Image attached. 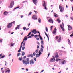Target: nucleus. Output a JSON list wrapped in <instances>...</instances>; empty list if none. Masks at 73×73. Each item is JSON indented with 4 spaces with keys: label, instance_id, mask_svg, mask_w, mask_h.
Masks as SVG:
<instances>
[{
    "label": "nucleus",
    "instance_id": "0eeeda50",
    "mask_svg": "<svg viewBox=\"0 0 73 73\" xmlns=\"http://www.w3.org/2000/svg\"><path fill=\"white\" fill-rule=\"evenodd\" d=\"M36 17H37V16L36 15H33L32 17V19L34 20H37V19L36 18Z\"/></svg>",
    "mask_w": 73,
    "mask_h": 73
},
{
    "label": "nucleus",
    "instance_id": "c85d7f7f",
    "mask_svg": "<svg viewBox=\"0 0 73 73\" xmlns=\"http://www.w3.org/2000/svg\"><path fill=\"white\" fill-rule=\"evenodd\" d=\"M38 22L39 23H41V19L39 18L38 19Z\"/></svg>",
    "mask_w": 73,
    "mask_h": 73
},
{
    "label": "nucleus",
    "instance_id": "052dcab7",
    "mask_svg": "<svg viewBox=\"0 0 73 73\" xmlns=\"http://www.w3.org/2000/svg\"><path fill=\"white\" fill-rule=\"evenodd\" d=\"M36 39V40H37V41H38L39 40V38H37Z\"/></svg>",
    "mask_w": 73,
    "mask_h": 73
},
{
    "label": "nucleus",
    "instance_id": "c9c22d12",
    "mask_svg": "<svg viewBox=\"0 0 73 73\" xmlns=\"http://www.w3.org/2000/svg\"><path fill=\"white\" fill-rule=\"evenodd\" d=\"M38 37V35H35L34 36L35 38H36V37Z\"/></svg>",
    "mask_w": 73,
    "mask_h": 73
},
{
    "label": "nucleus",
    "instance_id": "680f3d73",
    "mask_svg": "<svg viewBox=\"0 0 73 73\" xmlns=\"http://www.w3.org/2000/svg\"><path fill=\"white\" fill-rule=\"evenodd\" d=\"M34 36V34H31V37H33V36Z\"/></svg>",
    "mask_w": 73,
    "mask_h": 73
},
{
    "label": "nucleus",
    "instance_id": "423d86ee",
    "mask_svg": "<svg viewBox=\"0 0 73 73\" xmlns=\"http://www.w3.org/2000/svg\"><path fill=\"white\" fill-rule=\"evenodd\" d=\"M12 26V23H9V24L7 25V27L8 28H11Z\"/></svg>",
    "mask_w": 73,
    "mask_h": 73
},
{
    "label": "nucleus",
    "instance_id": "4be33fe9",
    "mask_svg": "<svg viewBox=\"0 0 73 73\" xmlns=\"http://www.w3.org/2000/svg\"><path fill=\"white\" fill-rule=\"evenodd\" d=\"M54 13V16L55 17H57V14L55 13Z\"/></svg>",
    "mask_w": 73,
    "mask_h": 73
},
{
    "label": "nucleus",
    "instance_id": "58836bf2",
    "mask_svg": "<svg viewBox=\"0 0 73 73\" xmlns=\"http://www.w3.org/2000/svg\"><path fill=\"white\" fill-rule=\"evenodd\" d=\"M33 54H30V57H33Z\"/></svg>",
    "mask_w": 73,
    "mask_h": 73
},
{
    "label": "nucleus",
    "instance_id": "cd10ccee",
    "mask_svg": "<svg viewBox=\"0 0 73 73\" xmlns=\"http://www.w3.org/2000/svg\"><path fill=\"white\" fill-rule=\"evenodd\" d=\"M46 31L47 32H48V29L47 28V27H46Z\"/></svg>",
    "mask_w": 73,
    "mask_h": 73
},
{
    "label": "nucleus",
    "instance_id": "ea45409f",
    "mask_svg": "<svg viewBox=\"0 0 73 73\" xmlns=\"http://www.w3.org/2000/svg\"><path fill=\"white\" fill-rule=\"evenodd\" d=\"M58 38H59V36H56V39H57H57H58Z\"/></svg>",
    "mask_w": 73,
    "mask_h": 73
},
{
    "label": "nucleus",
    "instance_id": "37998d69",
    "mask_svg": "<svg viewBox=\"0 0 73 73\" xmlns=\"http://www.w3.org/2000/svg\"><path fill=\"white\" fill-rule=\"evenodd\" d=\"M33 33H34V34L35 35H36V34L37 33H38V32H37V31H35V32Z\"/></svg>",
    "mask_w": 73,
    "mask_h": 73
},
{
    "label": "nucleus",
    "instance_id": "7ed1b4c3",
    "mask_svg": "<svg viewBox=\"0 0 73 73\" xmlns=\"http://www.w3.org/2000/svg\"><path fill=\"white\" fill-rule=\"evenodd\" d=\"M53 58H51L50 60V62H54L56 61V59H55V57L52 56Z\"/></svg>",
    "mask_w": 73,
    "mask_h": 73
},
{
    "label": "nucleus",
    "instance_id": "f257e3e1",
    "mask_svg": "<svg viewBox=\"0 0 73 73\" xmlns=\"http://www.w3.org/2000/svg\"><path fill=\"white\" fill-rule=\"evenodd\" d=\"M26 58V56H25L23 58V64H25V66L28 64L29 65V58H27L25 60Z\"/></svg>",
    "mask_w": 73,
    "mask_h": 73
},
{
    "label": "nucleus",
    "instance_id": "bf43d9fd",
    "mask_svg": "<svg viewBox=\"0 0 73 73\" xmlns=\"http://www.w3.org/2000/svg\"><path fill=\"white\" fill-rule=\"evenodd\" d=\"M23 29L24 31H25V30L26 29V27H23Z\"/></svg>",
    "mask_w": 73,
    "mask_h": 73
},
{
    "label": "nucleus",
    "instance_id": "5fc2aeb1",
    "mask_svg": "<svg viewBox=\"0 0 73 73\" xmlns=\"http://www.w3.org/2000/svg\"><path fill=\"white\" fill-rule=\"evenodd\" d=\"M11 23V24H12V23H13V24H15V21H14L13 22H12L11 23Z\"/></svg>",
    "mask_w": 73,
    "mask_h": 73
},
{
    "label": "nucleus",
    "instance_id": "6e6d98bb",
    "mask_svg": "<svg viewBox=\"0 0 73 73\" xmlns=\"http://www.w3.org/2000/svg\"><path fill=\"white\" fill-rule=\"evenodd\" d=\"M22 46H22V45H21L20 47V48H19V49L21 50V48H22Z\"/></svg>",
    "mask_w": 73,
    "mask_h": 73
},
{
    "label": "nucleus",
    "instance_id": "49530a36",
    "mask_svg": "<svg viewBox=\"0 0 73 73\" xmlns=\"http://www.w3.org/2000/svg\"><path fill=\"white\" fill-rule=\"evenodd\" d=\"M34 60H35V61H37V59H36V58H34Z\"/></svg>",
    "mask_w": 73,
    "mask_h": 73
},
{
    "label": "nucleus",
    "instance_id": "8fccbe9b",
    "mask_svg": "<svg viewBox=\"0 0 73 73\" xmlns=\"http://www.w3.org/2000/svg\"><path fill=\"white\" fill-rule=\"evenodd\" d=\"M41 43L42 45H44V42H43V41H41Z\"/></svg>",
    "mask_w": 73,
    "mask_h": 73
},
{
    "label": "nucleus",
    "instance_id": "a19ab883",
    "mask_svg": "<svg viewBox=\"0 0 73 73\" xmlns=\"http://www.w3.org/2000/svg\"><path fill=\"white\" fill-rule=\"evenodd\" d=\"M25 42H24L23 45V46H25Z\"/></svg>",
    "mask_w": 73,
    "mask_h": 73
},
{
    "label": "nucleus",
    "instance_id": "f704fd0d",
    "mask_svg": "<svg viewBox=\"0 0 73 73\" xmlns=\"http://www.w3.org/2000/svg\"><path fill=\"white\" fill-rule=\"evenodd\" d=\"M25 49V47H23L22 48V50H24Z\"/></svg>",
    "mask_w": 73,
    "mask_h": 73
},
{
    "label": "nucleus",
    "instance_id": "6e6552de",
    "mask_svg": "<svg viewBox=\"0 0 73 73\" xmlns=\"http://www.w3.org/2000/svg\"><path fill=\"white\" fill-rule=\"evenodd\" d=\"M48 22H50V23H52V24L53 23V20L52 19V18H50V19L48 20Z\"/></svg>",
    "mask_w": 73,
    "mask_h": 73
},
{
    "label": "nucleus",
    "instance_id": "79ce46f5",
    "mask_svg": "<svg viewBox=\"0 0 73 73\" xmlns=\"http://www.w3.org/2000/svg\"><path fill=\"white\" fill-rule=\"evenodd\" d=\"M40 40H42V41H43L42 38L41 36L40 37Z\"/></svg>",
    "mask_w": 73,
    "mask_h": 73
},
{
    "label": "nucleus",
    "instance_id": "473e14b6",
    "mask_svg": "<svg viewBox=\"0 0 73 73\" xmlns=\"http://www.w3.org/2000/svg\"><path fill=\"white\" fill-rule=\"evenodd\" d=\"M59 60H60V61H61V59H56V61H57V62L58 61H59Z\"/></svg>",
    "mask_w": 73,
    "mask_h": 73
},
{
    "label": "nucleus",
    "instance_id": "ddd939ff",
    "mask_svg": "<svg viewBox=\"0 0 73 73\" xmlns=\"http://www.w3.org/2000/svg\"><path fill=\"white\" fill-rule=\"evenodd\" d=\"M61 63L63 64V65H64V64H65L66 63V61H65V60H62Z\"/></svg>",
    "mask_w": 73,
    "mask_h": 73
},
{
    "label": "nucleus",
    "instance_id": "20e7f679",
    "mask_svg": "<svg viewBox=\"0 0 73 73\" xmlns=\"http://www.w3.org/2000/svg\"><path fill=\"white\" fill-rule=\"evenodd\" d=\"M59 7L61 12H64V7L62 6H60V5H59Z\"/></svg>",
    "mask_w": 73,
    "mask_h": 73
},
{
    "label": "nucleus",
    "instance_id": "864d4df0",
    "mask_svg": "<svg viewBox=\"0 0 73 73\" xmlns=\"http://www.w3.org/2000/svg\"><path fill=\"white\" fill-rule=\"evenodd\" d=\"M34 12L36 13H38V12H37V11H35V10H34Z\"/></svg>",
    "mask_w": 73,
    "mask_h": 73
},
{
    "label": "nucleus",
    "instance_id": "b1692460",
    "mask_svg": "<svg viewBox=\"0 0 73 73\" xmlns=\"http://www.w3.org/2000/svg\"><path fill=\"white\" fill-rule=\"evenodd\" d=\"M19 61H22V60H23V57H21V58L19 57Z\"/></svg>",
    "mask_w": 73,
    "mask_h": 73
},
{
    "label": "nucleus",
    "instance_id": "a211bd4d",
    "mask_svg": "<svg viewBox=\"0 0 73 73\" xmlns=\"http://www.w3.org/2000/svg\"><path fill=\"white\" fill-rule=\"evenodd\" d=\"M60 36V38L58 40V42H60V41H61V36Z\"/></svg>",
    "mask_w": 73,
    "mask_h": 73
},
{
    "label": "nucleus",
    "instance_id": "412c9836",
    "mask_svg": "<svg viewBox=\"0 0 73 73\" xmlns=\"http://www.w3.org/2000/svg\"><path fill=\"white\" fill-rule=\"evenodd\" d=\"M40 55L39 54H37L36 55V58H37V57H40Z\"/></svg>",
    "mask_w": 73,
    "mask_h": 73
},
{
    "label": "nucleus",
    "instance_id": "c03bdc74",
    "mask_svg": "<svg viewBox=\"0 0 73 73\" xmlns=\"http://www.w3.org/2000/svg\"><path fill=\"white\" fill-rule=\"evenodd\" d=\"M19 7H16L13 10V11H14V10H15V9H17V8H19Z\"/></svg>",
    "mask_w": 73,
    "mask_h": 73
},
{
    "label": "nucleus",
    "instance_id": "72a5a7b5",
    "mask_svg": "<svg viewBox=\"0 0 73 73\" xmlns=\"http://www.w3.org/2000/svg\"><path fill=\"white\" fill-rule=\"evenodd\" d=\"M32 12H30L29 13V14H28V16H30V15H31V14H32Z\"/></svg>",
    "mask_w": 73,
    "mask_h": 73
},
{
    "label": "nucleus",
    "instance_id": "603ef678",
    "mask_svg": "<svg viewBox=\"0 0 73 73\" xmlns=\"http://www.w3.org/2000/svg\"><path fill=\"white\" fill-rule=\"evenodd\" d=\"M61 62H62V60H61H61H60V61H59V64H61Z\"/></svg>",
    "mask_w": 73,
    "mask_h": 73
},
{
    "label": "nucleus",
    "instance_id": "e433bc0d",
    "mask_svg": "<svg viewBox=\"0 0 73 73\" xmlns=\"http://www.w3.org/2000/svg\"><path fill=\"white\" fill-rule=\"evenodd\" d=\"M70 36L71 37H73V33L71 35H70Z\"/></svg>",
    "mask_w": 73,
    "mask_h": 73
},
{
    "label": "nucleus",
    "instance_id": "4d7b16f0",
    "mask_svg": "<svg viewBox=\"0 0 73 73\" xmlns=\"http://www.w3.org/2000/svg\"><path fill=\"white\" fill-rule=\"evenodd\" d=\"M24 40H23V42H22V43H21V45H22V44H23V43H24Z\"/></svg>",
    "mask_w": 73,
    "mask_h": 73
},
{
    "label": "nucleus",
    "instance_id": "c756f323",
    "mask_svg": "<svg viewBox=\"0 0 73 73\" xmlns=\"http://www.w3.org/2000/svg\"><path fill=\"white\" fill-rule=\"evenodd\" d=\"M68 42H69V44H71V43L70 42V40H69V39H68Z\"/></svg>",
    "mask_w": 73,
    "mask_h": 73
},
{
    "label": "nucleus",
    "instance_id": "4468645a",
    "mask_svg": "<svg viewBox=\"0 0 73 73\" xmlns=\"http://www.w3.org/2000/svg\"><path fill=\"white\" fill-rule=\"evenodd\" d=\"M55 57L56 58H57V57L58 58L59 57V56H58V52H56Z\"/></svg>",
    "mask_w": 73,
    "mask_h": 73
},
{
    "label": "nucleus",
    "instance_id": "aec40b11",
    "mask_svg": "<svg viewBox=\"0 0 73 73\" xmlns=\"http://www.w3.org/2000/svg\"><path fill=\"white\" fill-rule=\"evenodd\" d=\"M8 13V12H7V11H5L4 12V14L5 15H7Z\"/></svg>",
    "mask_w": 73,
    "mask_h": 73
},
{
    "label": "nucleus",
    "instance_id": "9b49d317",
    "mask_svg": "<svg viewBox=\"0 0 73 73\" xmlns=\"http://www.w3.org/2000/svg\"><path fill=\"white\" fill-rule=\"evenodd\" d=\"M67 26L68 27V30H69V31H70L72 29V27L71 26H70L69 25H68Z\"/></svg>",
    "mask_w": 73,
    "mask_h": 73
},
{
    "label": "nucleus",
    "instance_id": "a878e982",
    "mask_svg": "<svg viewBox=\"0 0 73 73\" xmlns=\"http://www.w3.org/2000/svg\"><path fill=\"white\" fill-rule=\"evenodd\" d=\"M21 55L23 56H24V55H25V52H23L22 53Z\"/></svg>",
    "mask_w": 73,
    "mask_h": 73
},
{
    "label": "nucleus",
    "instance_id": "e2e57ef3",
    "mask_svg": "<svg viewBox=\"0 0 73 73\" xmlns=\"http://www.w3.org/2000/svg\"><path fill=\"white\" fill-rule=\"evenodd\" d=\"M31 32H30L28 34V35L30 36V35H31Z\"/></svg>",
    "mask_w": 73,
    "mask_h": 73
},
{
    "label": "nucleus",
    "instance_id": "f03ea898",
    "mask_svg": "<svg viewBox=\"0 0 73 73\" xmlns=\"http://www.w3.org/2000/svg\"><path fill=\"white\" fill-rule=\"evenodd\" d=\"M14 5V2L12 1L10 3V6L8 7L9 8H12Z\"/></svg>",
    "mask_w": 73,
    "mask_h": 73
},
{
    "label": "nucleus",
    "instance_id": "2f4dec72",
    "mask_svg": "<svg viewBox=\"0 0 73 73\" xmlns=\"http://www.w3.org/2000/svg\"><path fill=\"white\" fill-rule=\"evenodd\" d=\"M42 54V53H41V52H40V51H39V56H40L41 54Z\"/></svg>",
    "mask_w": 73,
    "mask_h": 73
},
{
    "label": "nucleus",
    "instance_id": "1a4fd4ad",
    "mask_svg": "<svg viewBox=\"0 0 73 73\" xmlns=\"http://www.w3.org/2000/svg\"><path fill=\"white\" fill-rule=\"evenodd\" d=\"M5 72L6 73H9V72H10V70L8 68L6 69L5 70Z\"/></svg>",
    "mask_w": 73,
    "mask_h": 73
},
{
    "label": "nucleus",
    "instance_id": "4c0bfd02",
    "mask_svg": "<svg viewBox=\"0 0 73 73\" xmlns=\"http://www.w3.org/2000/svg\"><path fill=\"white\" fill-rule=\"evenodd\" d=\"M38 52V49H37L36 51H35V52L36 53H37Z\"/></svg>",
    "mask_w": 73,
    "mask_h": 73
},
{
    "label": "nucleus",
    "instance_id": "2eb2a0df",
    "mask_svg": "<svg viewBox=\"0 0 73 73\" xmlns=\"http://www.w3.org/2000/svg\"><path fill=\"white\" fill-rule=\"evenodd\" d=\"M37 0H33V3L35 4H36V3H37Z\"/></svg>",
    "mask_w": 73,
    "mask_h": 73
},
{
    "label": "nucleus",
    "instance_id": "393cba45",
    "mask_svg": "<svg viewBox=\"0 0 73 73\" xmlns=\"http://www.w3.org/2000/svg\"><path fill=\"white\" fill-rule=\"evenodd\" d=\"M57 21H58V23H60L61 22V20H60V19H57Z\"/></svg>",
    "mask_w": 73,
    "mask_h": 73
},
{
    "label": "nucleus",
    "instance_id": "338daca9",
    "mask_svg": "<svg viewBox=\"0 0 73 73\" xmlns=\"http://www.w3.org/2000/svg\"><path fill=\"white\" fill-rule=\"evenodd\" d=\"M37 43L38 45H40V43L38 42H37Z\"/></svg>",
    "mask_w": 73,
    "mask_h": 73
},
{
    "label": "nucleus",
    "instance_id": "7c9ffc66",
    "mask_svg": "<svg viewBox=\"0 0 73 73\" xmlns=\"http://www.w3.org/2000/svg\"><path fill=\"white\" fill-rule=\"evenodd\" d=\"M17 27L16 28H15V30H17V29H18L19 30V27Z\"/></svg>",
    "mask_w": 73,
    "mask_h": 73
},
{
    "label": "nucleus",
    "instance_id": "3c124183",
    "mask_svg": "<svg viewBox=\"0 0 73 73\" xmlns=\"http://www.w3.org/2000/svg\"><path fill=\"white\" fill-rule=\"evenodd\" d=\"M41 48H43V49L44 48V46H43V45H41Z\"/></svg>",
    "mask_w": 73,
    "mask_h": 73
},
{
    "label": "nucleus",
    "instance_id": "774afa93",
    "mask_svg": "<svg viewBox=\"0 0 73 73\" xmlns=\"http://www.w3.org/2000/svg\"><path fill=\"white\" fill-rule=\"evenodd\" d=\"M70 18H71V20H73V17H71Z\"/></svg>",
    "mask_w": 73,
    "mask_h": 73
},
{
    "label": "nucleus",
    "instance_id": "09e8293b",
    "mask_svg": "<svg viewBox=\"0 0 73 73\" xmlns=\"http://www.w3.org/2000/svg\"><path fill=\"white\" fill-rule=\"evenodd\" d=\"M5 56H4V55H3L2 56V57H1L0 58H4V57H5Z\"/></svg>",
    "mask_w": 73,
    "mask_h": 73
},
{
    "label": "nucleus",
    "instance_id": "39448f33",
    "mask_svg": "<svg viewBox=\"0 0 73 73\" xmlns=\"http://www.w3.org/2000/svg\"><path fill=\"white\" fill-rule=\"evenodd\" d=\"M44 3L43 4V6L44 7V9H46V10H47V8H46V3L44 1Z\"/></svg>",
    "mask_w": 73,
    "mask_h": 73
},
{
    "label": "nucleus",
    "instance_id": "0e129e2a",
    "mask_svg": "<svg viewBox=\"0 0 73 73\" xmlns=\"http://www.w3.org/2000/svg\"><path fill=\"white\" fill-rule=\"evenodd\" d=\"M2 40H3L2 39H0V42L1 43H2Z\"/></svg>",
    "mask_w": 73,
    "mask_h": 73
},
{
    "label": "nucleus",
    "instance_id": "6ab92c4d",
    "mask_svg": "<svg viewBox=\"0 0 73 73\" xmlns=\"http://www.w3.org/2000/svg\"><path fill=\"white\" fill-rule=\"evenodd\" d=\"M45 35H46V37H47L48 38V41H49V36H48V34H46V32H45Z\"/></svg>",
    "mask_w": 73,
    "mask_h": 73
},
{
    "label": "nucleus",
    "instance_id": "9d476101",
    "mask_svg": "<svg viewBox=\"0 0 73 73\" xmlns=\"http://www.w3.org/2000/svg\"><path fill=\"white\" fill-rule=\"evenodd\" d=\"M57 29H56V28H55V29L53 31V33L54 35H56V33L57 32V31L56 30Z\"/></svg>",
    "mask_w": 73,
    "mask_h": 73
},
{
    "label": "nucleus",
    "instance_id": "f8f14e48",
    "mask_svg": "<svg viewBox=\"0 0 73 73\" xmlns=\"http://www.w3.org/2000/svg\"><path fill=\"white\" fill-rule=\"evenodd\" d=\"M34 64L35 62H34V61H33V60H31L30 61V64L34 65Z\"/></svg>",
    "mask_w": 73,
    "mask_h": 73
},
{
    "label": "nucleus",
    "instance_id": "dca6fc26",
    "mask_svg": "<svg viewBox=\"0 0 73 73\" xmlns=\"http://www.w3.org/2000/svg\"><path fill=\"white\" fill-rule=\"evenodd\" d=\"M27 37V36H25V37L24 38V39H23V40H25V41H27V39L28 38H28V37Z\"/></svg>",
    "mask_w": 73,
    "mask_h": 73
},
{
    "label": "nucleus",
    "instance_id": "bb28decb",
    "mask_svg": "<svg viewBox=\"0 0 73 73\" xmlns=\"http://www.w3.org/2000/svg\"><path fill=\"white\" fill-rule=\"evenodd\" d=\"M20 55H21V53L20 52H19L17 54V57H19V56H20Z\"/></svg>",
    "mask_w": 73,
    "mask_h": 73
},
{
    "label": "nucleus",
    "instance_id": "f3484780",
    "mask_svg": "<svg viewBox=\"0 0 73 73\" xmlns=\"http://www.w3.org/2000/svg\"><path fill=\"white\" fill-rule=\"evenodd\" d=\"M60 27H61V28L62 31H64V28H63L62 27V25L60 24Z\"/></svg>",
    "mask_w": 73,
    "mask_h": 73
},
{
    "label": "nucleus",
    "instance_id": "a18cd8bd",
    "mask_svg": "<svg viewBox=\"0 0 73 73\" xmlns=\"http://www.w3.org/2000/svg\"><path fill=\"white\" fill-rule=\"evenodd\" d=\"M33 56H36V53H35V52H34L33 53Z\"/></svg>",
    "mask_w": 73,
    "mask_h": 73
},
{
    "label": "nucleus",
    "instance_id": "de8ad7c7",
    "mask_svg": "<svg viewBox=\"0 0 73 73\" xmlns=\"http://www.w3.org/2000/svg\"><path fill=\"white\" fill-rule=\"evenodd\" d=\"M40 51H41L42 52H43V49L41 48L40 49Z\"/></svg>",
    "mask_w": 73,
    "mask_h": 73
},
{
    "label": "nucleus",
    "instance_id": "69168bd1",
    "mask_svg": "<svg viewBox=\"0 0 73 73\" xmlns=\"http://www.w3.org/2000/svg\"><path fill=\"white\" fill-rule=\"evenodd\" d=\"M39 46H38V45L37 46V49H39Z\"/></svg>",
    "mask_w": 73,
    "mask_h": 73
},
{
    "label": "nucleus",
    "instance_id": "5701e85b",
    "mask_svg": "<svg viewBox=\"0 0 73 73\" xmlns=\"http://www.w3.org/2000/svg\"><path fill=\"white\" fill-rule=\"evenodd\" d=\"M36 29H34L33 31L32 30L31 32L32 33H34V32H35V31H36Z\"/></svg>",
    "mask_w": 73,
    "mask_h": 73
},
{
    "label": "nucleus",
    "instance_id": "13d9d810",
    "mask_svg": "<svg viewBox=\"0 0 73 73\" xmlns=\"http://www.w3.org/2000/svg\"><path fill=\"white\" fill-rule=\"evenodd\" d=\"M21 52V50L19 49L18 51V52Z\"/></svg>",
    "mask_w": 73,
    "mask_h": 73
}]
</instances>
